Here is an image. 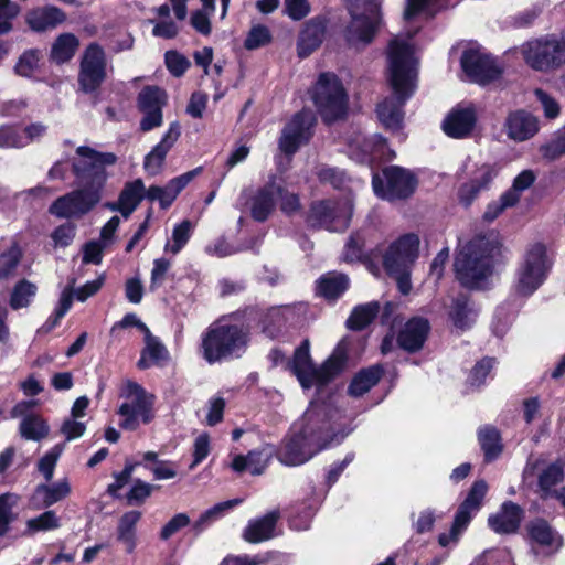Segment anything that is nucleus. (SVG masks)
I'll return each instance as SVG.
<instances>
[{"label":"nucleus","mask_w":565,"mask_h":565,"mask_svg":"<svg viewBox=\"0 0 565 565\" xmlns=\"http://www.w3.org/2000/svg\"><path fill=\"white\" fill-rule=\"evenodd\" d=\"M342 419L344 416L337 407L311 403L280 447L279 461L286 466H299L323 448L341 443L350 431L344 429Z\"/></svg>","instance_id":"1"},{"label":"nucleus","mask_w":565,"mask_h":565,"mask_svg":"<svg viewBox=\"0 0 565 565\" xmlns=\"http://www.w3.org/2000/svg\"><path fill=\"white\" fill-rule=\"evenodd\" d=\"M76 154L72 167L77 189L57 198L49 209L60 218H79L99 202L107 179L105 169L117 160L111 152H99L86 146L78 147Z\"/></svg>","instance_id":"2"},{"label":"nucleus","mask_w":565,"mask_h":565,"mask_svg":"<svg viewBox=\"0 0 565 565\" xmlns=\"http://www.w3.org/2000/svg\"><path fill=\"white\" fill-rule=\"evenodd\" d=\"M387 60L388 79L394 96L379 104L377 116L387 129L398 130L404 117L403 105L413 95L416 86L417 60L409 40L402 35L394 38L388 45Z\"/></svg>","instance_id":"3"},{"label":"nucleus","mask_w":565,"mask_h":565,"mask_svg":"<svg viewBox=\"0 0 565 565\" xmlns=\"http://www.w3.org/2000/svg\"><path fill=\"white\" fill-rule=\"evenodd\" d=\"M500 253L494 234L478 235L457 254L455 271L458 280L468 288H481L493 270V258Z\"/></svg>","instance_id":"4"},{"label":"nucleus","mask_w":565,"mask_h":565,"mask_svg":"<svg viewBox=\"0 0 565 565\" xmlns=\"http://www.w3.org/2000/svg\"><path fill=\"white\" fill-rule=\"evenodd\" d=\"M552 260L542 243L531 244L520 262L512 285V292L520 298L532 296L546 280Z\"/></svg>","instance_id":"5"},{"label":"nucleus","mask_w":565,"mask_h":565,"mask_svg":"<svg viewBox=\"0 0 565 565\" xmlns=\"http://www.w3.org/2000/svg\"><path fill=\"white\" fill-rule=\"evenodd\" d=\"M247 345V332L224 320H218L210 326L202 340L203 355L210 363L225 359L238 358Z\"/></svg>","instance_id":"6"},{"label":"nucleus","mask_w":565,"mask_h":565,"mask_svg":"<svg viewBox=\"0 0 565 565\" xmlns=\"http://www.w3.org/2000/svg\"><path fill=\"white\" fill-rule=\"evenodd\" d=\"M347 353L341 345L337 347L330 358L320 369H316L309 354V342L303 343L295 351L292 361V371L303 388L313 385H324L331 379L337 376L344 367Z\"/></svg>","instance_id":"7"},{"label":"nucleus","mask_w":565,"mask_h":565,"mask_svg":"<svg viewBox=\"0 0 565 565\" xmlns=\"http://www.w3.org/2000/svg\"><path fill=\"white\" fill-rule=\"evenodd\" d=\"M351 21L344 36L348 44L355 49L369 45L381 23L380 3L377 0H349Z\"/></svg>","instance_id":"8"},{"label":"nucleus","mask_w":565,"mask_h":565,"mask_svg":"<svg viewBox=\"0 0 565 565\" xmlns=\"http://www.w3.org/2000/svg\"><path fill=\"white\" fill-rule=\"evenodd\" d=\"M120 398L124 399L118 408V415L122 417L119 426L126 430H136L140 424H149L153 415V395L138 383L127 380L120 388Z\"/></svg>","instance_id":"9"},{"label":"nucleus","mask_w":565,"mask_h":565,"mask_svg":"<svg viewBox=\"0 0 565 565\" xmlns=\"http://www.w3.org/2000/svg\"><path fill=\"white\" fill-rule=\"evenodd\" d=\"M526 64L540 72H553L565 64V36L547 34L522 45Z\"/></svg>","instance_id":"10"},{"label":"nucleus","mask_w":565,"mask_h":565,"mask_svg":"<svg viewBox=\"0 0 565 565\" xmlns=\"http://www.w3.org/2000/svg\"><path fill=\"white\" fill-rule=\"evenodd\" d=\"M312 100L326 122L338 120L347 113V93L332 73H322L319 76L312 89Z\"/></svg>","instance_id":"11"},{"label":"nucleus","mask_w":565,"mask_h":565,"mask_svg":"<svg viewBox=\"0 0 565 565\" xmlns=\"http://www.w3.org/2000/svg\"><path fill=\"white\" fill-rule=\"evenodd\" d=\"M372 186L379 198L393 202L409 198L416 190L417 179L407 169L390 166L381 175H373Z\"/></svg>","instance_id":"12"},{"label":"nucleus","mask_w":565,"mask_h":565,"mask_svg":"<svg viewBox=\"0 0 565 565\" xmlns=\"http://www.w3.org/2000/svg\"><path fill=\"white\" fill-rule=\"evenodd\" d=\"M353 204L350 198L340 201H321L312 204L309 223L331 232L344 231L350 223Z\"/></svg>","instance_id":"13"},{"label":"nucleus","mask_w":565,"mask_h":565,"mask_svg":"<svg viewBox=\"0 0 565 565\" xmlns=\"http://www.w3.org/2000/svg\"><path fill=\"white\" fill-rule=\"evenodd\" d=\"M315 124L316 117L310 109L297 113L281 131L279 149L288 156L294 154L301 145L309 141Z\"/></svg>","instance_id":"14"},{"label":"nucleus","mask_w":565,"mask_h":565,"mask_svg":"<svg viewBox=\"0 0 565 565\" xmlns=\"http://www.w3.org/2000/svg\"><path fill=\"white\" fill-rule=\"evenodd\" d=\"M460 62L465 73L480 84H488L499 78L502 73L498 61L479 49L466 50Z\"/></svg>","instance_id":"15"},{"label":"nucleus","mask_w":565,"mask_h":565,"mask_svg":"<svg viewBox=\"0 0 565 565\" xmlns=\"http://www.w3.org/2000/svg\"><path fill=\"white\" fill-rule=\"evenodd\" d=\"M419 237L405 234L393 242L383 256V265L387 273H398L409 268L418 256Z\"/></svg>","instance_id":"16"},{"label":"nucleus","mask_w":565,"mask_h":565,"mask_svg":"<svg viewBox=\"0 0 565 565\" xmlns=\"http://www.w3.org/2000/svg\"><path fill=\"white\" fill-rule=\"evenodd\" d=\"M106 76V61L103 49L97 44H90L81 63L79 84L86 93L94 92L103 83Z\"/></svg>","instance_id":"17"},{"label":"nucleus","mask_w":565,"mask_h":565,"mask_svg":"<svg viewBox=\"0 0 565 565\" xmlns=\"http://www.w3.org/2000/svg\"><path fill=\"white\" fill-rule=\"evenodd\" d=\"M166 103V94L157 86L145 87L138 96V105L145 114L140 122L143 131H148L161 125V108Z\"/></svg>","instance_id":"18"},{"label":"nucleus","mask_w":565,"mask_h":565,"mask_svg":"<svg viewBox=\"0 0 565 565\" xmlns=\"http://www.w3.org/2000/svg\"><path fill=\"white\" fill-rule=\"evenodd\" d=\"M349 150L352 159L363 163L384 158L388 149L382 136L364 137L358 134L349 141Z\"/></svg>","instance_id":"19"},{"label":"nucleus","mask_w":565,"mask_h":565,"mask_svg":"<svg viewBox=\"0 0 565 565\" xmlns=\"http://www.w3.org/2000/svg\"><path fill=\"white\" fill-rule=\"evenodd\" d=\"M476 121L475 106H458L445 118L443 129L451 138H466L472 132Z\"/></svg>","instance_id":"20"},{"label":"nucleus","mask_w":565,"mask_h":565,"mask_svg":"<svg viewBox=\"0 0 565 565\" xmlns=\"http://www.w3.org/2000/svg\"><path fill=\"white\" fill-rule=\"evenodd\" d=\"M488 491V486L483 480L476 481L466 500L459 507L455 521L452 524V532L456 534L459 530H465L469 524L472 514L476 513L480 507L481 502Z\"/></svg>","instance_id":"21"},{"label":"nucleus","mask_w":565,"mask_h":565,"mask_svg":"<svg viewBox=\"0 0 565 565\" xmlns=\"http://www.w3.org/2000/svg\"><path fill=\"white\" fill-rule=\"evenodd\" d=\"M274 455L273 447L266 445L250 450L246 456L237 455L233 458L231 468L242 473L248 471L253 476L263 475Z\"/></svg>","instance_id":"22"},{"label":"nucleus","mask_w":565,"mask_h":565,"mask_svg":"<svg viewBox=\"0 0 565 565\" xmlns=\"http://www.w3.org/2000/svg\"><path fill=\"white\" fill-rule=\"evenodd\" d=\"M495 177L497 170L492 166L484 164L478 168L472 178L459 188V202L465 206H469L480 192L489 189L490 183Z\"/></svg>","instance_id":"23"},{"label":"nucleus","mask_w":565,"mask_h":565,"mask_svg":"<svg viewBox=\"0 0 565 565\" xmlns=\"http://www.w3.org/2000/svg\"><path fill=\"white\" fill-rule=\"evenodd\" d=\"M505 128L510 139L525 141L537 134L539 119L525 110H516L507 117Z\"/></svg>","instance_id":"24"},{"label":"nucleus","mask_w":565,"mask_h":565,"mask_svg":"<svg viewBox=\"0 0 565 565\" xmlns=\"http://www.w3.org/2000/svg\"><path fill=\"white\" fill-rule=\"evenodd\" d=\"M71 493V484L67 479L51 484H39L30 498L32 509L40 510L49 508Z\"/></svg>","instance_id":"25"},{"label":"nucleus","mask_w":565,"mask_h":565,"mask_svg":"<svg viewBox=\"0 0 565 565\" xmlns=\"http://www.w3.org/2000/svg\"><path fill=\"white\" fill-rule=\"evenodd\" d=\"M65 19L66 14L54 6L34 8L25 15L26 24L34 32H45L55 29Z\"/></svg>","instance_id":"26"},{"label":"nucleus","mask_w":565,"mask_h":565,"mask_svg":"<svg viewBox=\"0 0 565 565\" xmlns=\"http://www.w3.org/2000/svg\"><path fill=\"white\" fill-rule=\"evenodd\" d=\"M522 514L523 511L518 504L508 501L500 511L489 516L488 524L495 533L510 534L519 529Z\"/></svg>","instance_id":"27"},{"label":"nucleus","mask_w":565,"mask_h":565,"mask_svg":"<svg viewBox=\"0 0 565 565\" xmlns=\"http://www.w3.org/2000/svg\"><path fill=\"white\" fill-rule=\"evenodd\" d=\"M428 331L429 324L426 319L413 318L401 330L397 338L398 344L406 351L415 352L423 347Z\"/></svg>","instance_id":"28"},{"label":"nucleus","mask_w":565,"mask_h":565,"mask_svg":"<svg viewBox=\"0 0 565 565\" xmlns=\"http://www.w3.org/2000/svg\"><path fill=\"white\" fill-rule=\"evenodd\" d=\"M170 360V354L164 344L158 337L151 332L145 337V348L141 351L140 359L137 363L141 370L151 366H163Z\"/></svg>","instance_id":"29"},{"label":"nucleus","mask_w":565,"mask_h":565,"mask_svg":"<svg viewBox=\"0 0 565 565\" xmlns=\"http://www.w3.org/2000/svg\"><path fill=\"white\" fill-rule=\"evenodd\" d=\"M477 315L467 295L460 294L451 300L448 317L455 328L461 331L469 329L475 323Z\"/></svg>","instance_id":"30"},{"label":"nucleus","mask_w":565,"mask_h":565,"mask_svg":"<svg viewBox=\"0 0 565 565\" xmlns=\"http://www.w3.org/2000/svg\"><path fill=\"white\" fill-rule=\"evenodd\" d=\"M279 516V511L274 510L260 519L250 521L244 531V539L249 543H259L271 539Z\"/></svg>","instance_id":"31"},{"label":"nucleus","mask_w":565,"mask_h":565,"mask_svg":"<svg viewBox=\"0 0 565 565\" xmlns=\"http://www.w3.org/2000/svg\"><path fill=\"white\" fill-rule=\"evenodd\" d=\"M324 25L320 21H309L301 31L297 44L298 55L300 57L309 56L320 46L324 38Z\"/></svg>","instance_id":"32"},{"label":"nucleus","mask_w":565,"mask_h":565,"mask_svg":"<svg viewBox=\"0 0 565 565\" xmlns=\"http://www.w3.org/2000/svg\"><path fill=\"white\" fill-rule=\"evenodd\" d=\"M276 185L269 183L259 189L252 198L250 213L254 220L264 222L275 209Z\"/></svg>","instance_id":"33"},{"label":"nucleus","mask_w":565,"mask_h":565,"mask_svg":"<svg viewBox=\"0 0 565 565\" xmlns=\"http://www.w3.org/2000/svg\"><path fill=\"white\" fill-rule=\"evenodd\" d=\"M173 135L174 124H171L167 136L146 156L143 168L148 174L154 175L160 172L164 158L177 139Z\"/></svg>","instance_id":"34"},{"label":"nucleus","mask_w":565,"mask_h":565,"mask_svg":"<svg viewBox=\"0 0 565 565\" xmlns=\"http://www.w3.org/2000/svg\"><path fill=\"white\" fill-rule=\"evenodd\" d=\"M140 519L141 512L134 510L126 512L118 522V540L125 544L128 553H132L136 548V525Z\"/></svg>","instance_id":"35"},{"label":"nucleus","mask_w":565,"mask_h":565,"mask_svg":"<svg viewBox=\"0 0 565 565\" xmlns=\"http://www.w3.org/2000/svg\"><path fill=\"white\" fill-rule=\"evenodd\" d=\"M383 370L380 365H373L359 372L349 386V394L355 397L369 392L381 379Z\"/></svg>","instance_id":"36"},{"label":"nucleus","mask_w":565,"mask_h":565,"mask_svg":"<svg viewBox=\"0 0 565 565\" xmlns=\"http://www.w3.org/2000/svg\"><path fill=\"white\" fill-rule=\"evenodd\" d=\"M349 287V278L344 274L328 273L318 281L319 294L327 299H335Z\"/></svg>","instance_id":"37"},{"label":"nucleus","mask_w":565,"mask_h":565,"mask_svg":"<svg viewBox=\"0 0 565 565\" xmlns=\"http://www.w3.org/2000/svg\"><path fill=\"white\" fill-rule=\"evenodd\" d=\"M156 18L150 19L149 22L153 24L152 34L158 38L172 39L177 34V26L170 15V7L162 4L152 9Z\"/></svg>","instance_id":"38"},{"label":"nucleus","mask_w":565,"mask_h":565,"mask_svg":"<svg viewBox=\"0 0 565 565\" xmlns=\"http://www.w3.org/2000/svg\"><path fill=\"white\" fill-rule=\"evenodd\" d=\"M527 531L531 540L541 546L552 547L553 550L561 546L559 537L544 520L532 521L527 525Z\"/></svg>","instance_id":"39"},{"label":"nucleus","mask_w":565,"mask_h":565,"mask_svg":"<svg viewBox=\"0 0 565 565\" xmlns=\"http://www.w3.org/2000/svg\"><path fill=\"white\" fill-rule=\"evenodd\" d=\"M38 292L35 284L21 279L18 281L10 294L9 305L13 310H19L29 307Z\"/></svg>","instance_id":"40"},{"label":"nucleus","mask_w":565,"mask_h":565,"mask_svg":"<svg viewBox=\"0 0 565 565\" xmlns=\"http://www.w3.org/2000/svg\"><path fill=\"white\" fill-rule=\"evenodd\" d=\"M145 196V185L140 179L129 182L122 189L119 201L124 207V218L127 220Z\"/></svg>","instance_id":"41"},{"label":"nucleus","mask_w":565,"mask_h":565,"mask_svg":"<svg viewBox=\"0 0 565 565\" xmlns=\"http://www.w3.org/2000/svg\"><path fill=\"white\" fill-rule=\"evenodd\" d=\"M380 311V303L371 301L356 306L347 320V327L351 330H362L376 317Z\"/></svg>","instance_id":"42"},{"label":"nucleus","mask_w":565,"mask_h":565,"mask_svg":"<svg viewBox=\"0 0 565 565\" xmlns=\"http://www.w3.org/2000/svg\"><path fill=\"white\" fill-rule=\"evenodd\" d=\"M78 47V40L71 33L61 34L51 50V57L56 63H65L73 57Z\"/></svg>","instance_id":"43"},{"label":"nucleus","mask_w":565,"mask_h":565,"mask_svg":"<svg viewBox=\"0 0 565 565\" xmlns=\"http://www.w3.org/2000/svg\"><path fill=\"white\" fill-rule=\"evenodd\" d=\"M478 437L487 460H492L500 455L502 445L499 431L495 428L488 426L480 428Z\"/></svg>","instance_id":"44"},{"label":"nucleus","mask_w":565,"mask_h":565,"mask_svg":"<svg viewBox=\"0 0 565 565\" xmlns=\"http://www.w3.org/2000/svg\"><path fill=\"white\" fill-rule=\"evenodd\" d=\"M536 174L532 170H523L513 180L512 186L504 192L509 203L516 204L520 201L521 193L533 185Z\"/></svg>","instance_id":"45"},{"label":"nucleus","mask_w":565,"mask_h":565,"mask_svg":"<svg viewBox=\"0 0 565 565\" xmlns=\"http://www.w3.org/2000/svg\"><path fill=\"white\" fill-rule=\"evenodd\" d=\"M287 308H271L263 320V332L269 338H275L280 332L287 321Z\"/></svg>","instance_id":"46"},{"label":"nucleus","mask_w":565,"mask_h":565,"mask_svg":"<svg viewBox=\"0 0 565 565\" xmlns=\"http://www.w3.org/2000/svg\"><path fill=\"white\" fill-rule=\"evenodd\" d=\"M22 250L18 243L12 242L10 247L0 254V279L12 276L21 260Z\"/></svg>","instance_id":"47"},{"label":"nucleus","mask_w":565,"mask_h":565,"mask_svg":"<svg viewBox=\"0 0 565 565\" xmlns=\"http://www.w3.org/2000/svg\"><path fill=\"white\" fill-rule=\"evenodd\" d=\"M20 497L15 493H3L0 495V536L9 531L10 523L14 520L13 508L18 504Z\"/></svg>","instance_id":"48"},{"label":"nucleus","mask_w":565,"mask_h":565,"mask_svg":"<svg viewBox=\"0 0 565 565\" xmlns=\"http://www.w3.org/2000/svg\"><path fill=\"white\" fill-rule=\"evenodd\" d=\"M47 431L46 424L38 416H26L20 424V433L25 439L40 440Z\"/></svg>","instance_id":"49"},{"label":"nucleus","mask_w":565,"mask_h":565,"mask_svg":"<svg viewBox=\"0 0 565 565\" xmlns=\"http://www.w3.org/2000/svg\"><path fill=\"white\" fill-rule=\"evenodd\" d=\"M540 152L548 160H555L565 154V125L554 134L548 142L541 146Z\"/></svg>","instance_id":"50"},{"label":"nucleus","mask_w":565,"mask_h":565,"mask_svg":"<svg viewBox=\"0 0 565 565\" xmlns=\"http://www.w3.org/2000/svg\"><path fill=\"white\" fill-rule=\"evenodd\" d=\"M60 525V518L52 510L45 511L26 522L28 530L32 533L55 530L58 529Z\"/></svg>","instance_id":"51"},{"label":"nucleus","mask_w":565,"mask_h":565,"mask_svg":"<svg viewBox=\"0 0 565 565\" xmlns=\"http://www.w3.org/2000/svg\"><path fill=\"white\" fill-rule=\"evenodd\" d=\"M242 502L241 499H233L225 502H221L215 504L213 508L204 512L198 522L195 523L194 527L196 529V532H200L206 524L211 523L212 521L221 518L225 511H228L230 509L234 508L235 505L239 504Z\"/></svg>","instance_id":"52"},{"label":"nucleus","mask_w":565,"mask_h":565,"mask_svg":"<svg viewBox=\"0 0 565 565\" xmlns=\"http://www.w3.org/2000/svg\"><path fill=\"white\" fill-rule=\"evenodd\" d=\"M63 451L64 444H57L40 459L38 468L47 482L52 480L54 468Z\"/></svg>","instance_id":"53"},{"label":"nucleus","mask_w":565,"mask_h":565,"mask_svg":"<svg viewBox=\"0 0 565 565\" xmlns=\"http://www.w3.org/2000/svg\"><path fill=\"white\" fill-rule=\"evenodd\" d=\"M365 237L358 232L350 236L343 252V259L348 263L361 260L364 256Z\"/></svg>","instance_id":"54"},{"label":"nucleus","mask_w":565,"mask_h":565,"mask_svg":"<svg viewBox=\"0 0 565 565\" xmlns=\"http://www.w3.org/2000/svg\"><path fill=\"white\" fill-rule=\"evenodd\" d=\"M564 478V470L559 463H551L539 476V486L547 492L550 489L559 483Z\"/></svg>","instance_id":"55"},{"label":"nucleus","mask_w":565,"mask_h":565,"mask_svg":"<svg viewBox=\"0 0 565 565\" xmlns=\"http://www.w3.org/2000/svg\"><path fill=\"white\" fill-rule=\"evenodd\" d=\"M39 62H40V51L29 50L20 56V58L15 65V72L21 76L30 77L38 70Z\"/></svg>","instance_id":"56"},{"label":"nucleus","mask_w":565,"mask_h":565,"mask_svg":"<svg viewBox=\"0 0 565 565\" xmlns=\"http://www.w3.org/2000/svg\"><path fill=\"white\" fill-rule=\"evenodd\" d=\"M20 8L11 0H0V35L12 30V20L19 14Z\"/></svg>","instance_id":"57"},{"label":"nucleus","mask_w":565,"mask_h":565,"mask_svg":"<svg viewBox=\"0 0 565 565\" xmlns=\"http://www.w3.org/2000/svg\"><path fill=\"white\" fill-rule=\"evenodd\" d=\"M470 565H512L511 554L505 550L487 551Z\"/></svg>","instance_id":"58"},{"label":"nucleus","mask_w":565,"mask_h":565,"mask_svg":"<svg viewBox=\"0 0 565 565\" xmlns=\"http://www.w3.org/2000/svg\"><path fill=\"white\" fill-rule=\"evenodd\" d=\"M25 147L23 135L12 126L0 127V148H22Z\"/></svg>","instance_id":"59"},{"label":"nucleus","mask_w":565,"mask_h":565,"mask_svg":"<svg viewBox=\"0 0 565 565\" xmlns=\"http://www.w3.org/2000/svg\"><path fill=\"white\" fill-rule=\"evenodd\" d=\"M534 95L547 119H555L559 116L561 106L554 97L540 88L534 90Z\"/></svg>","instance_id":"60"},{"label":"nucleus","mask_w":565,"mask_h":565,"mask_svg":"<svg viewBox=\"0 0 565 565\" xmlns=\"http://www.w3.org/2000/svg\"><path fill=\"white\" fill-rule=\"evenodd\" d=\"M270 41V32L265 25H255L250 29L245 40V47L247 50L258 49Z\"/></svg>","instance_id":"61"},{"label":"nucleus","mask_w":565,"mask_h":565,"mask_svg":"<svg viewBox=\"0 0 565 565\" xmlns=\"http://www.w3.org/2000/svg\"><path fill=\"white\" fill-rule=\"evenodd\" d=\"M171 268V263L166 258H157L153 262L151 270L150 290L153 291L161 287L167 279L168 273Z\"/></svg>","instance_id":"62"},{"label":"nucleus","mask_w":565,"mask_h":565,"mask_svg":"<svg viewBox=\"0 0 565 565\" xmlns=\"http://www.w3.org/2000/svg\"><path fill=\"white\" fill-rule=\"evenodd\" d=\"M209 10H196L191 13L190 23L202 35H210L212 31Z\"/></svg>","instance_id":"63"},{"label":"nucleus","mask_w":565,"mask_h":565,"mask_svg":"<svg viewBox=\"0 0 565 565\" xmlns=\"http://www.w3.org/2000/svg\"><path fill=\"white\" fill-rule=\"evenodd\" d=\"M271 558V554L255 555V556H230L226 557L220 565H260L267 563Z\"/></svg>","instance_id":"64"}]
</instances>
